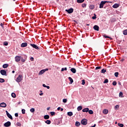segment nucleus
<instances>
[{
    "label": "nucleus",
    "mask_w": 127,
    "mask_h": 127,
    "mask_svg": "<svg viewBox=\"0 0 127 127\" xmlns=\"http://www.w3.org/2000/svg\"><path fill=\"white\" fill-rule=\"evenodd\" d=\"M112 84H113V86H116L117 85V81H113Z\"/></svg>",
    "instance_id": "45"
},
{
    "label": "nucleus",
    "mask_w": 127,
    "mask_h": 127,
    "mask_svg": "<svg viewBox=\"0 0 127 127\" xmlns=\"http://www.w3.org/2000/svg\"><path fill=\"white\" fill-rule=\"evenodd\" d=\"M70 71L72 72V73H73V74H75V73L76 72V68H71L70 69Z\"/></svg>",
    "instance_id": "15"
},
{
    "label": "nucleus",
    "mask_w": 127,
    "mask_h": 127,
    "mask_svg": "<svg viewBox=\"0 0 127 127\" xmlns=\"http://www.w3.org/2000/svg\"><path fill=\"white\" fill-rule=\"evenodd\" d=\"M10 126H11V123H10L9 121H8L4 124V127H10Z\"/></svg>",
    "instance_id": "4"
},
{
    "label": "nucleus",
    "mask_w": 127,
    "mask_h": 127,
    "mask_svg": "<svg viewBox=\"0 0 127 127\" xmlns=\"http://www.w3.org/2000/svg\"><path fill=\"white\" fill-rule=\"evenodd\" d=\"M15 71H14V70H12V73H13V74H14V73H15Z\"/></svg>",
    "instance_id": "63"
},
{
    "label": "nucleus",
    "mask_w": 127,
    "mask_h": 127,
    "mask_svg": "<svg viewBox=\"0 0 127 127\" xmlns=\"http://www.w3.org/2000/svg\"><path fill=\"white\" fill-rule=\"evenodd\" d=\"M45 71H48V68H46V69H45Z\"/></svg>",
    "instance_id": "64"
},
{
    "label": "nucleus",
    "mask_w": 127,
    "mask_h": 127,
    "mask_svg": "<svg viewBox=\"0 0 127 127\" xmlns=\"http://www.w3.org/2000/svg\"><path fill=\"white\" fill-rule=\"evenodd\" d=\"M64 71H67V67H64Z\"/></svg>",
    "instance_id": "59"
},
{
    "label": "nucleus",
    "mask_w": 127,
    "mask_h": 127,
    "mask_svg": "<svg viewBox=\"0 0 127 127\" xmlns=\"http://www.w3.org/2000/svg\"><path fill=\"white\" fill-rule=\"evenodd\" d=\"M30 60H31V61H33L34 60V58L33 57H31Z\"/></svg>",
    "instance_id": "51"
},
{
    "label": "nucleus",
    "mask_w": 127,
    "mask_h": 127,
    "mask_svg": "<svg viewBox=\"0 0 127 127\" xmlns=\"http://www.w3.org/2000/svg\"><path fill=\"white\" fill-rule=\"evenodd\" d=\"M99 26L95 25L93 27V29H94V30H96L97 31H99Z\"/></svg>",
    "instance_id": "11"
},
{
    "label": "nucleus",
    "mask_w": 127,
    "mask_h": 127,
    "mask_svg": "<svg viewBox=\"0 0 127 127\" xmlns=\"http://www.w3.org/2000/svg\"><path fill=\"white\" fill-rule=\"evenodd\" d=\"M85 1V0H77V2L78 3H82V2H84Z\"/></svg>",
    "instance_id": "23"
},
{
    "label": "nucleus",
    "mask_w": 127,
    "mask_h": 127,
    "mask_svg": "<svg viewBox=\"0 0 127 127\" xmlns=\"http://www.w3.org/2000/svg\"><path fill=\"white\" fill-rule=\"evenodd\" d=\"M31 113H34V112H35V109L33 108H31L30 110Z\"/></svg>",
    "instance_id": "27"
},
{
    "label": "nucleus",
    "mask_w": 127,
    "mask_h": 127,
    "mask_svg": "<svg viewBox=\"0 0 127 127\" xmlns=\"http://www.w3.org/2000/svg\"><path fill=\"white\" fill-rule=\"evenodd\" d=\"M114 75H115V77H119V72H115Z\"/></svg>",
    "instance_id": "39"
},
{
    "label": "nucleus",
    "mask_w": 127,
    "mask_h": 127,
    "mask_svg": "<svg viewBox=\"0 0 127 127\" xmlns=\"http://www.w3.org/2000/svg\"><path fill=\"white\" fill-rule=\"evenodd\" d=\"M119 6H120V5H119V4L115 3L112 6V7H113V8H118Z\"/></svg>",
    "instance_id": "12"
},
{
    "label": "nucleus",
    "mask_w": 127,
    "mask_h": 127,
    "mask_svg": "<svg viewBox=\"0 0 127 127\" xmlns=\"http://www.w3.org/2000/svg\"><path fill=\"white\" fill-rule=\"evenodd\" d=\"M21 57H23V59H25V60H27V56L25 55Z\"/></svg>",
    "instance_id": "35"
},
{
    "label": "nucleus",
    "mask_w": 127,
    "mask_h": 127,
    "mask_svg": "<svg viewBox=\"0 0 127 127\" xmlns=\"http://www.w3.org/2000/svg\"><path fill=\"white\" fill-rule=\"evenodd\" d=\"M101 68H102V67H101V66H97L95 68V70H98L99 69H101Z\"/></svg>",
    "instance_id": "49"
},
{
    "label": "nucleus",
    "mask_w": 127,
    "mask_h": 127,
    "mask_svg": "<svg viewBox=\"0 0 127 127\" xmlns=\"http://www.w3.org/2000/svg\"><path fill=\"white\" fill-rule=\"evenodd\" d=\"M45 123L46 124H47V125H50V124H51V121L50 120H47L45 122Z\"/></svg>",
    "instance_id": "22"
},
{
    "label": "nucleus",
    "mask_w": 127,
    "mask_h": 127,
    "mask_svg": "<svg viewBox=\"0 0 127 127\" xmlns=\"http://www.w3.org/2000/svg\"><path fill=\"white\" fill-rule=\"evenodd\" d=\"M103 113L105 115H107V114H108V113H109V111L107 109H104L103 111Z\"/></svg>",
    "instance_id": "19"
},
{
    "label": "nucleus",
    "mask_w": 127,
    "mask_h": 127,
    "mask_svg": "<svg viewBox=\"0 0 127 127\" xmlns=\"http://www.w3.org/2000/svg\"><path fill=\"white\" fill-rule=\"evenodd\" d=\"M50 114L51 116H55V112H51Z\"/></svg>",
    "instance_id": "43"
},
{
    "label": "nucleus",
    "mask_w": 127,
    "mask_h": 127,
    "mask_svg": "<svg viewBox=\"0 0 127 127\" xmlns=\"http://www.w3.org/2000/svg\"><path fill=\"white\" fill-rule=\"evenodd\" d=\"M82 109H83V107H82V106H79L77 108V110L78 111H81V110Z\"/></svg>",
    "instance_id": "18"
},
{
    "label": "nucleus",
    "mask_w": 127,
    "mask_h": 127,
    "mask_svg": "<svg viewBox=\"0 0 127 127\" xmlns=\"http://www.w3.org/2000/svg\"><path fill=\"white\" fill-rule=\"evenodd\" d=\"M61 107H59L57 108L58 111H60Z\"/></svg>",
    "instance_id": "55"
},
{
    "label": "nucleus",
    "mask_w": 127,
    "mask_h": 127,
    "mask_svg": "<svg viewBox=\"0 0 127 127\" xmlns=\"http://www.w3.org/2000/svg\"><path fill=\"white\" fill-rule=\"evenodd\" d=\"M21 57L20 56H17L15 57V61L16 62H19L21 60Z\"/></svg>",
    "instance_id": "8"
},
{
    "label": "nucleus",
    "mask_w": 127,
    "mask_h": 127,
    "mask_svg": "<svg viewBox=\"0 0 127 127\" xmlns=\"http://www.w3.org/2000/svg\"><path fill=\"white\" fill-rule=\"evenodd\" d=\"M104 84H107V83H109V79H106L103 82Z\"/></svg>",
    "instance_id": "29"
},
{
    "label": "nucleus",
    "mask_w": 127,
    "mask_h": 127,
    "mask_svg": "<svg viewBox=\"0 0 127 127\" xmlns=\"http://www.w3.org/2000/svg\"><path fill=\"white\" fill-rule=\"evenodd\" d=\"M43 95V93H41L40 94V96H42Z\"/></svg>",
    "instance_id": "62"
},
{
    "label": "nucleus",
    "mask_w": 127,
    "mask_h": 127,
    "mask_svg": "<svg viewBox=\"0 0 127 127\" xmlns=\"http://www.w3.org/2000/svg\"><path fill=\"white\" fill-rule=\"evenodd\" d=\"M68 79L69 80V81L70 82L69 83V84H72L74 82V80H73V79L71 77H69Z\"/></svg>",
    "instance_id": "17"
},
{
    "label": "nucleus",
    "mask_w": 127,
    "mask_h": 127,
    "mask_svg": "<svg viewBox=\"0 0 127 127\" xmlns=\"http://www.w3.org/2000/svg\"><path fill=\"white\" fill-rule=\"evenodd\" d=\"M107 2L112 3V2L110 1H101L99 4V8H103V7H104V4H106Z\"/></svg>",
    "instance_id": "1"
},
{
    "label": "nucleus",
    "mask_w": 127,
    "mask_h": 127,
    "mask_svg": "<svg viewBox=\"0 0 127 127\" xmlns=\"http://www.w3.org/2000/svg\"><path fill=\"white\" fill-rule=\"evenodd\" d=\"M5 113H6V116L8 117V118L9 119H10V120H12L13 119L12 116H11V115H10L9 114V113H8V112L7 111H6Z\"/></svg>",
    "instance_id": "6"
},
{
    "label": "nucleus",
    "mask_w": 127,
    "mask_h": 127,
    "mask_svg": "<svg viewBox=\"0 0 127 127\" xmlns=\"http://www.w3.org/2000/svg\"><path fill=\"white\" fill-rule=\"evenodd\" d=\"M42 70H43V72L44 73H45V72H46V70H45V69H42Z\"/></svg>",
    "instance_id": "60"
},
{
    "label": "nucleus",
    "mask_w": 127,
    "mask_h": 127,
    "mask_svg": "<svg viewBox=\"0 0 127 127\" xmlns=\"http://www.w3.org/2000/svg\"><path fill=\"white\" fill-rule=\"evenodd\" d=\"M88 113L90 115H93L94 114V111L92 110H88Z\"/></svg>",
    "instance_id": "24"
},
{
    "label": "nucleus",
    "mask_w": 127,
    "mask_h": 127,
    "mask_svg": "<svg viewBox=\"0 0 127 127\" xmlns=\"http://www.w3.org/2000/svg\"><path fill=\"white\" fill-rule=\"evenodd\" d=\"M65 11L69 14L72 13L73 11H74V9H73V8H70L68 9H65Z\"/></svg>",
    "instance_id": "3"
},
{
    "label": "nucleus",
    "mask_w": 127,
    "mask_h": 127,
    "mask_svg": "<svg viewBox=\"0 0 127 127\" xmlns=\"http://www.w3.org/2000/svg\"><path fill=\"white\" fill-rule=\"evenodd\" d=\"M123 34H124V35H127V29L124 31Z\"/></svg>",
    "instance_id": "36"
},
{
    "label": "nucleus",
    "mask_w": 127,
    "mask_h": 127,
    "mask_svg": "<svg viewBox=\"0 0 127 127\" xmlns=\"http://www.w3.org/2000/svg\"><path fill=\"white\" fill-rule=\"evenodd\" d=\"M83 113H88L89 112V108H85L82 110Z\"/></svg>",
    "instance_id": "13"
},
{
    "label": "nucleus",
    "mask_w": 127,
    "mask_h": 127,
    "mask_svg": "<svg viewBox=\"0 0 127 127\" xmlns=\"http://www.w3.org/2000/svg\"><path fill=\"white\" fill-rule=\"evenodd\" d=\"M0 107L2 108H5L6 107V104L4 103V102H2L0 104Z\"/></svg>",
    "instance_id": "10"
},
{
    "label": "nucleus",
    "mask_w": 127,
    "mask_h": 127,
    "mask_svg": "<svg viewBox=\"0 0 127 127\" xmlns=\"http://www.w3.org/2000/svg\"><path fill=\"white\" fill-rule=\"evenodd\" d=\"M63 71H64V67H63V68H62V69H61V71H62V72H63Z\"/></svg>",
    "instance_id": "57"
},
{
    "label": "nucleus",
    "mask_w": 127,
    "mask_h": 127,
    "mask_svg": "<svg viewBox=\"0 0 127 127\" xmlns=\"http://www.w3.org/2000/svg\"><path fill=\"white\" fill-rule=\"evenodd\" d=\"M81 125H83V126H86V125H87V124H88V123L87 122V120L83 119L82 120H81Z\"/></svg>",
    "instance_id": "5"
},
{
    "label": "nucleus",
    "mask_w": 127,
    "mask_h": 127,
    "mask_svg": "<svg viewBox=\"0 0 127 127\" xmlns=\"http://www.w3.org/2000/svg\"><path fill=\"white\" fill-rule=\"evenodd\" d=\"M46 86H47V85H45V84H43V87H44V88H46Z\"/></svg>",
    "instance_id": "54"
},
{
    "label": "nucleus",
    "mask_w": 127,
    "mask_h": 127,
    "mask_svg": "<svg viewBox=\"0 0 127 127\" xmlns=\"http://www.w3.org/2000/svg\"><path fill=\"white\" fill-rule=\"evenodd\" d=\"M30 46H32L33 48H35V49H39V48L38 47V46H37L36 45L34 44H31Z\"/></svg>",
    "instance_id": "9"
},
{
    "label": "nucleus",
    "mask_w": 127,
    "mask_h": 127,
    "mask_svg": "<svg viewBox=\"0 0 127 127\" xmlns=\"http://www.w3.org/2000/svg\"><path fill=\"white\" fill-rule=\"evenodd\" d=\"M118 127H124V124H123L118 123Z\"/></svg>",
    "instance_id": "37"
},
{
    "label": "nucleus",
    "mask_w": 127,
    "mask_h": 127,
    "mask_svg": "<svg viewBox=\"0 0 127 127\" xmlns=\"http://www.w3.org/2000/svg\"><path fill=\"white\" fill-rule=\"evenodd\" d=\"M17 126L18 127H20V126H21V124H20V123H19V122H17Z\"/></svg>",
    "instance_id": "50"
},
{
    "label": "nucleus",
    "mask_w": 127,
    "mask_h": 127,
    "mask_svg": "<svg viewBox=\"0 0 127 127\" xmlns=\"http://www.w3.org/2000/svg\"><path fill=\"white\" fill-rule=\"evenodd\" d=\"M11 97H12V98H15V97H16V95H15V93H12Z\"/></svg>",
    "instance_id": "30"
},
{
    "label": "nucleus",
    "mask_w": 127,
    "mask_h": 127,
    "mask_svg": "<svg viewBox=\"0 0 127 127\" xmlns=\"http://www.w3.org/2000/svg\"><path fill=\"white\" fill-rule=\"evenodd\" d=\"M104 37H105V38H109V39H111V40H113V38H111V37H109V36L104 35Z\"/></svg>",
    "instance_id": "32"
},
{
    "label": "nucleus",
    "mask_w": 127,
    "mask_h": 127,
    "mask_svg": "<svg viewBox=\"0 0 127 127\" xmlns=\"http://www.w3.org/2000/svg\"><path fill=\"white\" fill-rule=\"evenodd\" d=\"M0 83H4V79L3 78H0Z\"/></svg>",
    "instance_id": "34"
},
{
    "label": "nucleus",
    "mask_w": 127,
    "mask_h": 127,
    "mask_svg": "<svg viewBox=\"0 0 127 127\" xmlns=\"http://www.w3.org/2000/svg\"><path fill=\"white\" fill-rule=\"evenodd\" d=\"M80 125H81L80 122H75V126H76V127H79L80 126Z\"/></svg>",
    "instance_id": "25"
},
{
    "label": "nucleus",
    "mask_w": 127,
    "mask_h": 127,
    "mask_svg": "<svg viewBox=\"0 0 127 127\" xmlns=\"http://www.w3.org/2000/svg\"><path fill=\"white\" fill-rule=\"evenodd\" d=\"M16 81L17 82V83H20V81H22V75H19L18 77L16 78Z\"/></svg>",
    "instance_id": "2"
},
{
    "label": "nucleus",
    "mask_w": 127,
    "mask_h": 127,
    "mask_svg": "<svg viewBox=\"0 0 127 127\" xmlns=\"http://www.w3.org/2000/svg\"><path fill=\"white\" fill-rule=\"evenodd\" d=\"M82 7H86V6H87V4H86V3H83V4H82Z\"/></svg>",
    "instance_id": "46"
},
{
    "label": "nucleus",
    "mask_w": 127,
    "mask_h": 127,
    "mask_svg": "<svg viewBox=\"0 0 127 127\" xmlns=\"http://www.w3.org/2000/svg\"><path fill=\"white\" fill-rule=\"evenodd\" d=\"M0 25L1 26V27L3 28V24H2V23H1Z\"/></svg>",
    "instance_id": "53"
},
{
    "label": "nucleus",
    "mask_w": 127,
    "mask_h": 127,
    "mask_svg": "<svg viewBox=\"0 0 127 127\" xmlns=\"http://www.w3.org/2000/svg\"><path fill=\"white\" fill-rule=\"evenodd\" d=\"M101 73H103V74H104V73L106 72H107V70L105 69H102L101 70Z\"/></svg>",
    "instance_id": "33"
},
{
    "label": "nucleus",
    "mask_w": 127,
    "mask_h": 127,
    "mask_svg": "<svg viewBox=\"0 0 127 127\" xmlns=\"http://www.w3.org/2000/svg\"><path fill=\"white\" fill-rule=\"evenodd\" d=\"M67 116H69V117H72L73 116V112H68L67 114Z\"/></svg>",
    "instance_id": "20"
},
{
    "label": "nucleus",
    "mask_w": 127,
    "mask_h": 127,
    "mask_svg": "<svg viewBox=\"0 0 127 127\" xmlns=\"http://www.w3.org/2000/svg\"><path fill=\"white\" fill-rule=\"evenodd\" d=\"M3 44L4 46H7L8 45V43H7V42H4Z\"/></svg>",
    "instance_id": "41"
},
{
    "label": "nucleus",
    "mask_w": 127,
    "mask_h": 127,
    "mask_svg": "<svg viewBox=\"0 0 127 127\" xmlns=\"http://www.w3.org/2000/svg\"><path fill=\"white\" fill-rule=\"evenodd\" d=\"M86 82H85V79L82 80V85H84Z\"/></svg>",
    "instance_id": "48"
},
{
    "label": "nucleus",
    "mask_w": 127,
    "mask_h": 127,
    "mask_svg": "<svg viewBox=\"0 0 127 127\" xmlns=\"http://www.w3.org/2000/svg\"><path fill=\"white\" fill-rule=\"evenodd\" d=\"M118 84L119 85H122V83L121 82H120V81L118 82Z\"/></svg>",
    "instance_id": "61"
},
{
    "label": "nucleus",
    "mask_w": 127,
    "mask_h": 127,
    "mask_svg": "<svg viewBox=\"0 0 127 127\" xmlns=\"http://www.w3.org/2000/svg\"><path fill=\"white\" fill-rule=\"evenodd\" d=\"M64 111V109L63 108H61V112H63Z\"/></svg>",
    "instance_id": "58"
},
{
    "label": "nucleus",
    "mask_w": 127,
    "mask_h": 127,
    "mask_svg": "<svg viewBox=\"0 0 127 127\" xmlns=\"http://www.w3.org/2000/svg\"><path fill=\"white\" fill-rule=\"evenodd\" d=\"M119 108H120V106L119 105H116L115 106V110H118Z\"/></svg>",
    "instance_id": "40"
},
{
    "label": "nucleus",
    "mask_w": 127,
    "mask_h": 127,
    "mask_svg": "<svg viewBox=\"0 0 127 127\" xmlns=\"http://www.w3.org/2000/svg\"><path fill=\"white\" fill-rule=\"evenodd\" d=\"M94 16L92 17V19H96V18H97V15H96V14H94Z\"/></svg>",
    "instance_id": "42"
},
{
    "label": "nucleus",
    "mask_w": 127,
    "mask_h": 127,
    "mask_svg": "<svg viewBox=\"0 0 127 127\" xmlns=\"http://www.w3.org/2000/svg\"><path fill=\"white\" fill-rule=\"evenodd\" d=\"M44 72H43V70L42 69L41 71L39 72V75H42Z\"/></svg>",
    "instance_id": "38"
},
{
    "label": "nucleus",
    "mask_w": 127,
    "mask_h": 127,
    "mask_svg": "<svg viewBox=\"0 0 127 127\" xmlns=\"http://www.w3.org/2000/svg\"><path fill=\"white\" fill-rule=\"evenodd\" d=\"M49 118H50V117L48 115H46L44 116V119L45 120H49Z\"/></svg>",
    "instance_id": "16"
},
{
    "label": "nucleus",
    "mask_w": 127,
    "mask_h": 127,
    "mask_svg": "<svg viewBox=\"0 0 127 127\" xmlns=\"http://www.w3.org/2000/svg\"><path fill=\"white\" fill-rule=\"evenodd\" d=\"M46 88H47V89H50V86L47 85Z\"/></svg>",
    "instance_id": "56"
},
{
    "label": "nucleus",
    "mask_w": 127,
    "mask_h": 127,
    "mask_svg": "<svg viewBox=\"0 0 127 127\" xmlns=\"http://www.w3.org/2000/svg\"><path fill=\"white\" fill-rule=\"evenodd\" d=\"M15 117H18V113H15Z\"/></svg>",
    "instance_id": "52"
},
{
    "label": "nucleus",
    "mask_w": 127,
    "mask_h": 127,
    "mask_svg": "<svg viewBox=\"0 0 127 127\" xmlns=\"http://www.w3.org/2000/svg\"><path fill=\"white\" fill-rule=\"evenodd\" d=\"M0 74L2 75V76H6V71L4 69H1L0 71Z\"/></svg>",
    "instance_id": "7"
},
{
    "label": "nucleus",
    "mask_w": 127,
    "mask_h": 127,
    "mask_svg": "<svg viewBox=\"0 0 127 127\" xmlns=\"http://www.w3.org/2000/svg\"><path fill=\"white\" fill-rule=\"evenodd\" d=\"M119 97H120V98H124V96H123V92H120L119 93Z\"/></svg>",
    "instance_id": "28"
},
{
    "label": "nucleus",
    "mask_w": 127,
    "mask_h": 127,
    "mask_svg": "<svg viewBox=\"0 0 127 127\" xmlns=\"http://www.w3.org/2000/svg\"><path fill=\"white\" fill-rule=\"evenodd\" d=\"M63 102V103H67V99H64Z\"/></svg>",
    "instance_id": "47"
},
{
    "label": "nucleus",
    "mask_w": 127,
    "mask_h": 127,
    "mask_svg": "<svg viewBox=\"0 0 127 127\" xmlns=\"http://www.w3.org/2000/svg\"><path fill=\"white\" fill-rule=\"evenodd\" d=\"M7 67H8V64H5L2 65V67L4 68H7Z\"/></svg>",
    "instance_id": "21"
},
{
    "label": "nucleus",
    "mask_w": 127,
    "mask_h": 127,
    "mask_svg": "<svg viewBox=\"0 0 127 127\" xmlns=\"http://www.w3.org/2000/svg\"><path fill=\"white\" fill-rule=\"evenodd\" d=\"M90 9H94L95 8V6L93 5H90L89 6Z\"/></svg>",
    "instance_id": "26"
},
{
    "label": "nucleus",
    "mask_w": 127,
    "mask_h": 127,
    "mask_svg": "<svg viewBox=\"0 0 127 127\" xmlns=\"http://www.w3.org/2000/svg\"><path fill=\"white\" fill-rule=\"evenodd\" d=\"M27 46V43H22L21 44V47H26Z\"/></svg>",
    "instance_id": "14"
},
{
    "label": "nucleus",
    "mask_w": 127,
    "mask_h": 127,
    "mask_svg": "<svg viewBox=\"0 0 127 127\" xmlns=\"http://www.w3.org/2000/svg\"><path fill=\"white\" fill-rule=\"evenodd\" d=\"M21 112H22V114H23V115H24V114H25V109H22Z\"/></svg>",
    "instance_id": "44"
},
{
    "label": "nucleus",
    "mask_w": 127,
    "mask_h": 127,
    "mask_svg": "<svg viewBox=\"0 0 127 127\" xmlns=\"http://www.w3.org/2000/svg\"><path fill=\"white\" fill-rule=\"evenodd\" d=\"M21 62H25V61H26V60H25L24 59H23V57H21Z\"/></svg>",
    "instance_id": "31"
}]
</instances>
